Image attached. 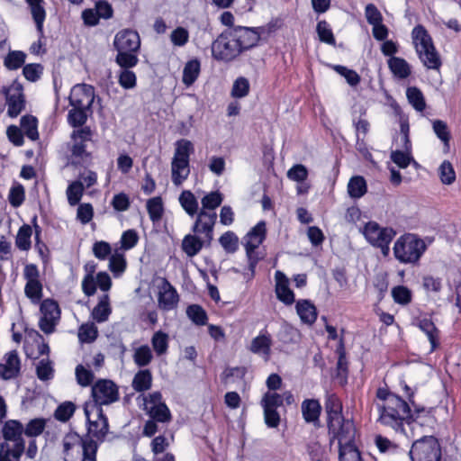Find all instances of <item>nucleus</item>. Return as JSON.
Returning <instances> with one entry per match:
<instances>
[{
	"label": "nucleus",
	"mask_w": 461,
	"mask_h": 461,
	"mask_svg": "<svg viewBox=\"0 0 461 461\" xmlns=\"http://www.w3.org/2000/svg\"><path fill=\"white\" fill-rule=\"evenodd\" d=\"M378 411L377 422L391 428L395 432H404V425L412 420L411 407L399 396H391L385 404H376Z\"/></svg>",
	"instance_id": "1"
},
{
	"label": "nucleus",
	"mask_w": 461,
	"mask_h": 461,
	"mask_svg": "<svg viewBox=\"0 0 461 461\" xmlns=\"http://www.w3.org/2000/svg\"><path fill=\"white\" fill-rule=\"evenodd\" d=\"M194 144L186 139L175 142L174 155L171 160V180L180 186L190 175V156L194 153Z\"/></svg>",
	"instance_id": "2"
},
{
	"label": "nucleus",
	"mask_w": 461,
	"mask_h": 461,
	"mask_svg": "<svg viewBox=\"0 0 461 461\" xmlns=\"http://www.w3.org/2000/svg\"><path fill=\"white\" fill-rule=\"evenodd\" d=\"M427 249L425 241L412 233L401 236L394 243L393 254L404 264H415Z\"/></svg>",
	"instance_id": "3"
},
{
	"label": "nucleus",
	"mask_w": 461,
	"mask_h": 461,
	"mask_svg": "<svg viewBox=\"0 0 461 461\" xmlns=\"http://www.w3.org/2000/svg\"><path fill=\"white\" fill-rule=\"evenodd\" d=\"M412 41L423 65L429 69H438L441 65L438 54L432 43L431 37L421 25H417L411 32Z\"/></svg>",
	"instance_id": "4"
},
{
	"label": "nucleus",
	"mask_w": 461,
	"mask_h": 461,
	"mask_svg": "<svg viewBox=\"0 0 461 461\" xmlns=\"http://www.w3.org/2000/svg\"><path fill=\"white\" fill-rule=\"evenodd\" d=\"M266 233L267 229L265 221H259L243 238L246 254L249 260V267L252 272V275L255 272L257 264L264 257L262 253L258 251V249L266 239Z\"/></svg>",
	"instance_id": "5"
},
{
	"label": "nucleus",
	"mask_w": 461,
	"mask_h": 461,
	"mask_svg": "<svg viewBox=\"0 0 461 461\" xmlns=\"http://www.w3.org/2000/svg\"><path fill=\"white\" fill-rule=\"evenodd\" d=\"M84 412L87 420V432L98 440L104 439L108 432V420L96 403L86 402Z\"/></svg>",
	"instance_id": "6"
},
{
	"label": "nucleus",
	"mask_w": 461,
	"mask_h": 461,
	"mask_svg": "<svg viewBox=\"0 0 461 461\" xmlns=\"http://www.w3.org/2000/svg\"><path fill=\"white\" fill-rule=\"evenodd\" d=\"M410 456L412 461L440 460L439 444L434 437H424L412 444Z\"/></svg>",
	"instance_id": "7"
},
{
	"label": "nucleus",
	"mask_w": 461,
	"mask_h": 461,
	"mask_svg": "<svg viewBox=\"0 0 461 461\" xmlns=\"http://www.w3.org/2000/svg\"><path fill=\"white\" fill-rule=\"evenodd\" d=\"M362 232L371 245L382 249L384 255L388 253L389 244L396 234L392 228H382L375 221L367 222Z\"/></svg>",
	"instance_id": "8"
},
{
	"label": "nucleus",
	"mask_w": 461,
	"mask_h": 461,
	"mask_svg": "<svg viewBox=\"0 0 461 461\" xmlns=\"http://www.w3.org/2000/svg\"><path fill=\"white\" fill-rule=\"evenodd\" d=\"M231 32L221 34L212 44V57L221 61H230L240 54Z\"/></svg>",
	"instance_id": "9"
},
{
	"label": "nucleus",
	"mask_w": 461,
	"mask_h": 461,
	"mask_svg": "<svg viewBox=\"0 0 461 461\" xmlns=\"http://www.w3.org/2000/svg\"><path fill=\"white\" fill-rule=\"evenodd\" d=\"M330 443L338 440L339 446L353 443L356 435L354 423L344 417L328 422Z\"/></svg>",
	"instance_id": "10"
},
{
	"label": "nucleus",
	"mask_w": 461,
	"mask_h": 461,
	"mask_svg": "<svg viewBox=\"0 0 461 461\" xmlns=\"http://www.w3.org/2000/svg\"><path fill=\"white\" fill-rule=\"evenodd\" d=\"M92 397L97 406L108 405L119 399V391L117 385L111 380L101 379L92 386Z\"/></svg>",
	"instance_id": "11"
},
{
	"label": "nucleus",
	"mask_w": 461,
	"mask_h": 461,
	"mask_svg": "<svg viewBox=\"0 0 461 461\" xmlns=\"http://www.w3.org/2000/svg\"><path fill=\"white\" fill-rule=\"evenodd\" d=\"M23 91V86L17 81L2 88L8 107L7 113L13 118L17 117L24 108L25 101Z\"/></svg>",
	"instance_id": "12"
},
{
	"label": "nucleus",
	"mask_w": 461,
	"mask_h": 461,
	"mask_svg": "<svg viewBox=\"0 0 461 461\" xmlns=\"http://www.w3.org/2000/svg\"><path fill=\"white\" fill-rule=\"evenodd\" d=\"M41 316L39 321L40 329L46 334L54 331L60 319V310L58 303L50 299H46L41 303Z\"/></svg>",
	"instance_id": "13"
},
{
	"label": "nucleus",
	"mask_w": 461,
	"mask_h": 461,
	"mask_svg": "<svg viewBox=\"0 0 461 461\" xmlns=\"http://www.w3.org/2000/svg\"><path fill=\"white\" fill-rule=\"evenodd\" d=\"M157 288L159 309L166 312L176 309L179 302V295L175 287L166 278H160Z\"/></svg>",
	"instance_id": "14"
},
{
	"label": "nucleus",
	"mask_w": 461,
	"mask_h": 461,
	"mask_svg": "<svg viewBox=\"0 0 461 461\" xmlns=\"http://www.w3.org/2000/svg\"><path fill=\"white\" fill-rule=\"evenodd\" d=\"M116 51H135L140 48V38L137 32L125 29L118 32L113 40Z\"/></svg>",
	"instance_id": "15"
},
{
	"label": "nucleus",
	"mask_w": 461,
	"mask_h": 461,
	"mask_svg": "<svg viewBox=\"0 0 461 461\" xmlns=\"http://www.w3.org/2000/svg\"><path fill=\"white\" fill-rule=\"evenodd\" d=\"M262 28L239 27L231 32L232 36L239 45L240 53L254 47L260 39V32Z\"/></svg>",
	"instance_id": "16"
},
{
	"label": "nucleus",
	"mask_w": 461,
	"mask_h": 461,
	"mask_svg": "<svg viewBox=\"0 0 461 461\" xmlns=\"http://www.w3.org/2000/svg\"><path fill=\"white\" fill-rule=\"evenodd\" d=\"M217 214L215 212L201 210L197 213L193 231L198 235H203L207 241H211L213 236V227L216 222Z\"/></svg>",
	"instance_id": "17"
},
{
	"label": "nucleus",
	"mask_w": 461,
	"mask_h": 461,
	"mask_svg": "<svg viewBox=\"0 0 461 461\" xmlns=\"http://www.w3.org/2000/svg\"><path fill=\"white\" fill-rule=\"evenodd\" d=\"M94 100L95 89L90 85H76L71 89L69 102L73 107L90 108Z\"/></svg>",
	"instance_id": "18"
},
{
	"label": "nucleus",
	"mask_w": 461,
	"mask_h": 461,
	"mask_svg": "<svg viewBox=\"0 0 461 461\" xmlns=\"http://www.w3.org/2000/svg\"><path fill=\"white\" fill-rule=\"evenodd\" d=\"M23 424L15 420H7L3 427V436L5 442H13L12 447L25 448V443L23 438Z\"/></svg>",
	"instance_id": "19"
},
{
	"label": "nucleus",
	"mask_w": 461,
	"mask_h": 461,
	"mask_svg": "<svg viewBox=\"0 0 461 461\" xmlns=\"http://www.w3.org/2000/svg\"><path fill=\"white\" fill-rule=\"evenodd\" d=\"M21 360L17 351L6 353L0 363V377L4 380L15 378L20 374Z\"/></svg>",
	"instance_id": "20"
},
{
	"label": "nucleus",
	"mask_w": 461,
	"mask_h": 461,
	"mask_svg": "<svg viewBox=\"0 0 461 461\" xmlns=\"http://www.w3.org/2000/svg\"><path fill=\"white\" fill-rule=\"evenodd\" d=\"M92 131L89 127L75 130L71 134V152L74 157L84 158L87 156L86 142L90 141Z\"/></svg>",
	"instance_id": "21"
},
{
	"label": "nucleus",
	"mask_w": 461,
	"mask_h": 461,
	"mask_svg": "<svg viewBox=\"0 0 461 461\" xmlns=\"http://www.w3.org/2000/svg\"><path fill=\"white\" fill-rule=\"evenodd\" d=\"M275 291L277 299L285 305L293 304L294 303V294L289 287V279L283 272L276 271L275 273Z\"/></svg>",
	"instance_id": "22"
},
{
	"label": "nucleus",
	"mask_w": 461,
	"mask_h": 461,
	"mask_svg": "<svg viewBox=\"0 0 461 461\" xmlns=\"http://www.w3.org/2000/svg\"><path fill=\"white\" fill-rule=\"evenodd\" d=\"M271 346V336L267 331H261L252 339L249 349L254 354H258L267 360L270 357Z\"/></svg>",
	"instance_id": "23"
},
{
	"label": "nucleus",
	"mask_w": 461,
	"mask_h": 461,
	"mask_svg": "<svg viewBox=\"0 0 461 461\" xmlns=\"http://www.w3.org/2000/svg\"><path fill=\"white\" fill-rule=\"evenodd\" d=\"M302 413L304 420L308 423H317L320 420L321 406L319 401L307 399L302 402Z\"/></svg>",
	"instance_id": "24"
},
{
	"label": "nucleus",
	"mask_w": 461,
	"mask_h": 461,
	"mask_svg": "<svg viewBox=\"0 0 461 461\" xmlns=\"http://www.w3.org/2000/svg\"><path fill=\"white\" fill-rule=\"evenodd\" d=\"M63 447L65 457L73 458L74 455L77 457L81 456L82 438L77 433H68L63 439Z\"/></svg>",
	"instance_id": "25"
},
{
	"label": "nucleus",
	"mask_w": 461,
	"mask_h": 461,
	"mask_svg": "<svg viewBox=\"0 0 461 461\" xmlns=\"http://www.w3.org/2000/svg\"><path fill=\"white\" fill-rule=\"evenodd\" d=\"M296 312L303 323L312 324L317 319L316 308L308 300H299L296 303Z\"/></svg>",
	"instance_id": "26"
},
{
	"label": "nucleus",
	"mask_w": 461,
	"mask_h": 461,
	"mask_svg": "<svg viewBox=\"0 0 461 461\" xmlns=\"http://www.w3.org/2000/svg\"><path fill=\"white\" fill-rule=\"evenodd\" d=\"M151 385L152 374L149 369H140L135 374L131 386L136 392L148 391Z\"/></svg>",
	"instance_id": "27"
},
{
	"label": "nucleus",
	"mask_w": 461,
	"mask_h": 461,
	"mask_svg": "<svg viewBox=\"0 0 461 461\" xmlns=\"http://www.w3.org/2000/svg\"><path fill=\"white\" fill-rule=\"evenodd\" d=\"M44 0H26L31 8V14L36 23L38 32L41 34L43 31V23L46 18V12L42 5Z\"/></svg>",
	"instance_id": "28"
},
{
	"label": "nucleus",
	"mask_w": 461,
	"mask_h": 461,
	"mask_svg": "<svg viewBox=\"0 0 461 461\" xmlns=\"http://www.w3.org/2000/svg\"><path fill=\"white\" fill-rule=\"evenodd\" d=\"M388 67L394 77L404 79L411 74V68L407 61L402 58L392 57L388 60Z\"/></svg>",
	"instance_id": "29"
},
{
	"label": "nucleus",
	"mask_w": 461,
	"mask_h": 461,
	"mask_svg": "<svg viewBox=\"0 0 461 461\" xmlns=\"http://www.w3.org/2000/svg\"><path fill=\"white\" fill-rule=\"evenodd\" d=\"M201 65L198 59L187 61L183 69L182 81L186 86H192L200 74Z\"/></svg>",
	"instance_id": "30"
},
{
	"label": "nucleus",
	"mask_w": 461,
	"mask_h": 461,
	"mask_svg": "<svg viewBox=\"0 0 461 461\" xmlns=\"http://www.w3.org/2000/svg\"><path fill=\"white\" fill-rule=\"evenodd\" d=\"M178 200H179V203H180L182 208L185 210V212L188 215L194 216L199 212H198V208H199L198 201H197L196 197L194 196V194L191 191H189V190L183 191L180 194Z\"/></svg>",
	"instance_id": "31"
},
{
	"label": "nucleus",
	"mask_w": 461,
	"mask_h": 461,
	"mask_svg": "<svg viewBox=\"0 0 461 461\" xmlns=\"http://www.w3.org/2000/svg\"><path fill=\"white\" fill-rule=\"evenodd\" d=\"M112 309L109 304V297L104 294L92 311V317L97 322H104L108 320Z\"/></svg>",
	"instance_id": "32"
},
{
	"label": "nucleus",
	"mask_w": 461,
	"mask_h": 461,
	"mask_svg": "<svg viewBox=\"0 0 461 461\" xmlns=\"http://www.w3.org/2000/svg\"><path fill=\"white\" fill-rule=\"evenodd\" d=\"M325 409L328 416V422L342 416V405L335 394H329L326 397Z\"/></svg>",
	"instance_id": "33"
},
{
	"label": "nucleus",
	"mask_w": 461,
	"mask_h": 461,
	"mask_svg": "<svg viewBox=\"0 0 461 461\" xmlns=\"http://www.w3.org/2000/svg\"><path fill=\"white\" fill-rule=\"evenodd\" d=\"M32 228L28 224H23L18 230L15 237V246L23 251H28L32 247Z\"/></svg>",
	"instance_id": "34"
},
{
	"label": "nucleus",
	"mask_w": 461,
	"mask_h": 461,
	"mask_svg": "<svg viewBox=\"0 0 461 461\" xmlns=\"http://www.w3.org/2000/svg\"><path fill=\"white\" fill-rule=\"evenodd\" d=\"M432 129L436 136L443 142L444 152L447 153L450 148V131L447 123L441 120H434L432 122Z\"/></svg>",
	"instance_id": "35"
},
{
	"label": "nucleus",
	"mask_w": 461,
	"mask_h": 461,
	"mask_svg": "<svg viewBox=\"0 0 461 461\" xmlns=\"http://www.w3.org/2000/svg\"><path fill=\"white\" fill-rule=\"evenodd\" d=\"M367 191L366 182L363 176H356L350 178L348 184V193L350 197L358 199Z\"/></svg>",
	"instance_id": "36"
},
{
	"label": "nucleus",
	"mask_w": 461,
	"mask_h": 461,
	"mask_svg": "<svg viewBox=\"0 0 461 461\" xmlns=\"http://www.w3.org/2000/svg\"><path fill=\"white\" fill-rule=\"evenodd\" d=\"M420 329L425 333L429 343L430 351H434L438 346V330L435 324L429 320H422L419 324Z\"/></svg>",
	"instance_id": "37"
},
{
	"label": "nucleus",
	"mask_w": 461,
	"mask_h": 461,
	"mask_svg": "<svg viewBox=\"0 0 461 461\" xmlns=\"http://www.w3.org/2000/svg\"><path fill=\"white\" fill-rule=\"evenodd\" d=\"M137 53L135 51H117L115 62L121 69H131L139 62Z\"/></svg>",
	"instance_id": "38"
},
{
	"label": "nucleus",
	"mask_w": 461,
	"mask_h": 461,
	"mask_svg": "<svg viewBox=\"0 0 461 461\" xmlns=\"http://www.w3.org/2000/svg\"><path fill=\"white\" fill-rule=\"evenodd\" d=\"M37 122V119L32 115H25L21 119V130L32 140L39 138Z\"/></svg>",
	"instance_id": "39"
},
{
	"label": "nucleus",
	"mask_w": 461,
	"mask_h": 461,
	"mask_svg": "<svg viewBox=\"0 0 461 461\" xmlns=\"http://www.w3.org/2000/svg\"><path fill=\"white\" fill-rule=\"evenodd\" d=\"M223 201V194L219 191H213L206 194L202 199V209L206 212H213Z\"/></svg>",
	"instance_id": "40"
},
{
	"label": "nucleus",
	"mask_w": 461,
	"mask_h": 461,
	"mask_svg": "<svg viewBox=\"0 0 461 461\" xmlns=\"http://www.w3.org/2000/svg\"><path fill=\"white\" fill-rule=\"evenodd\" d=\"M203 241L194 235H186L182 241V249L188 257L197 255L203 248Z\"/></svg>",
	"instance_id": "41"
},
{
	"label": "nucleus",
	"mask_w": 461,
	"mask_h": 461,
	"mask_svg": "<svg viewBox=\"0 0 461 461\" xmlns=\"http://www.w3.org/2000/svg\"><path fill=\"white\" fill-rule=\"evenodd\" d=\"M24 449L21 447H12L10 443L2 442L0 444V461H20Z\"/></svg>",
	"instance_id": "42"
},
{
	"label": "nucleus",
	"mask_w": 461,
	"mask_h": 461,
	"mask_svg": "<svg viewBox=\"0 0 461 461\" xmlns=\"http://www.w3.org/2000/svg\"><path fill=\"white\" fill-rule=\"evenodd\" d=\"M26 54L21 50H11L4 59V65L9 70L20 68L25 62Z\"/></svg>",
	"instance_id": "43"
},
{
	"label": "nucleus",
	"mask_w": 461,
	"mask_h": 461,
	"mask_svg": "<svg viewBox=\"0 0 461 461\" xmlns=\"http://www.w3.org/2000/svg\"><path fill=\"white\" fill-rule=\"evenodd\" d=\"M98 335L97 327L94 322H86L82 324L77 332L78 339L82 343L94 342Z\"/></svg>",
	"instance_id": "44"
},
{
	"label": "nucleus",
	"mask_w": 461,
	"mask_h": 461,
	"mask_svg": "<svg viewBox=\"0 0 461 461\" xmlns=\"http://www.w3.org/2000/svg\"><path fill=\"white\" fill-rule=\"evenodd\" d=\"M406 96L409 103L418 112H423L426 108V103L421 91L415 87H408L406 91Z\"/></svg>",
	"instance_id": "45"
},
{
	"label": "nucleus",
	"mask_w": 461,
	"mask_h": 461,
	"mask_svg": "<svg viewBox=\"0 0 461 461\" xmlns=\"http://www.w3.org/2000/svg\"><path fill=\"white\" fill-rule=\"evenodd\" d=\"M132 357L134 363L138 366L142 367L148 366L151 362L153 356L150 348L148 345H142L134 349Z\"/></svg>",
	"instance_id": "46"
},
{
	"label": "nucleus",
	"mask_w": 461,
	"mask_h": 461,
	"mask_svg": "<svg viewBox=\"0 0 461 461\" xmlns=\"http://www.w3.org/2000/svg\"><path fill=\"white\" fill-rule=\"evenodd\" d=\"M97 443L92 438H82L81 456L79 460L96 461Z\"/></svg>",
	"instance_id": "47"
},
{
	"label": "nucleus",
	"mask_w": 461,
	"mask_h": 461,
	"mask_svg": "<svg viewBox=\"0 0 461 461\" xmlns=\"http://www.w3.org/2000/svg\"><path fill=\"white\" fill-rule=\"evenodd\" d=\"M189 38L190 34L188 30L182 26L175 28L169 35L172 45L176 48L185 46L189 41Z\"/></svg>",
	"instance_id": "48"
},
{
	"label": "nucleus",
	"mask_w": 461,
	"mask_h": 461,
	"mask_svg": "<svg viewBox=\"0 0 461 461\" xmlns=\"http://www.w3.org/2000/svg\"><path fill=\"white\" fill-rule=\"evenodd\" d=\"M405 151L394 150L391 153V159L401 168H406L411 161V145H404Z\"/></svg>",
	"instance_id": "49"
},
{
	"label": "nucleus",
	"mask_w": 461,
	"mask_h": 461,
	"mask_svg": "<svg viewBox=\"0 0 461 461\" xmlns=\"http://www.w3.org/2000/svg\"><path fill=\"white\" fill-rule=\"evenodd\" d=\"M85 186L81 181L72 182L67 189L68 202L71 206L79 203L83 195Z\"/></svg>",
	"instance_id": "50"
},
{
	"label": "nucleus",
	"mask_w": 461,
	"mask_h": 461,
	"mask_svg": "<svg viewBox=\"0 0 461 461\" xmlns=\"http://www.w3.org/2000/svg\"><path fill=\"white\" fill-rule=\"evenodd\" d=\"M24 294L32 303H39L42 298V285L41 281L26 283Z\"/></svg>",
	"instance_id": "51"
},
{
	"label": "nucleus",
	"mask_w": 461,
	"mask_h": 461,
	"mask_svg": "<svg viewBox=\"0 0 461 461\" xmlns=\"http://www.w3.org/2000/svg\"><path fill=\"white\" fill-rule=\"evenodd\" d=\"M147 210L150 220L153 222L158 221L163 214L162 199L158 196L153 197L147 202Z\"/></svg>",
	"instance_id": "52"
},
{
	"label": "nucleus",
	"mask_w": 461,
	"mask_h": 461,
	"mask_svg": "<svg viewBox=\"0 0 461 461\" xmlns=\"http://www.w3.org/2000/svg\"><path fill=\"white\" fill-rule=\"evenodd\" d=\"M36 374L40 380L47 381L53 378L54 369L48 357L41 359L36 366Z\"/></svg>",
	"instance_id": "53"
},
{
	"label": "nucleus",
	"mask_w": 461,
	"mask_h": 461,
	"mask_svg": "<svg viewBox=\"0 0 461 461\" xmlns=\"http://www.w3.org/2000/svg\"><path fill=\"white\" fill-rule=\"evenodd\" d=\"M249 80L244 77H240L234 81L230 95L234 98H243L249 95Z\"/></svg>",
	"instance_id": "54"
},
{
	"label": "nucleus",
	"mask_w": 461,
	"mask_h": 461,
	"mask_svg": "<svg viewBox=\"0 0 461 461\" xmlns=\"http://www.w3.org/2000/svg\"><path fill=\"white\" fill-rule=\"evenodd\" d=\"M150 419L157 420L158 422L166 423L171 420V413L165 402L158 404L154 409L146 411Z\"/></svg>",
	"instance_id": "55"
},
{
	"label": "nucleus",
	"mask_w": 461,
	"mask_h": 461,
	"mask_svg": "<svg viewBox=\"0 0 461 461\" xmlns=\"http://www.w3.org/2000/svg\"><path fill=\"white\" fill-rule=\"evenodd\" d=\"M438 176L444 185H451L456 180V172L448 160H444L438 167Z\"/></svg>",
	"instance_id": "56"
},
{
	"label": "nucleus",
	"mask_w": 461,
	"mask_h": 461,
	"mask_svg": "<svg viewBox=\"0 0 461 461\" xmlns=\"http://www.w3.org/2000/svg\"><path fill=\"white\" fill-rule=\"evenodd\" d=\"M142 402V408L145 411L154 409L158 404L163 403L162 394L159 392H152L149 393H143L138 398Z\"/></svg>",
	"instance_id": "57"
},
{
	"label": "nucleus",
	"mask_w": 461,
	"mask_h": 461,
	"mask_svg": "<svg viewBox=\"0 0 461 461\" xmlns=\"http://www.w3.org/2000/svg\"><path fill=\"white\" fill-rule=\"evenodd\" d=\"M151 344L157 355L160 356L165 354L168 348L167 334L162 331L155 332L151 339Z\"/></svg>",
	"instance_id": "58"
},
{
	"label": "nucleus",
	"mask_w": 461,
	"mask_h": 461,
	"mask_svg": "<svg viewBox=\"0 0 461 461\" xmlns=\"http://www.w3.org/2000/svg\"><path fill=\"white\" fill-rule=\"evenodd\" d=\"M109 268L114 276H119L126 268V260L122 253L116 251L110 258Z\"/></svg>",
	"instance_id": "59"
},
{
	"label": "nucleus",
	"mask_w": 461,
	"mask_h": 461,
	"mask_svg": "<svg viewBox=\"0 0 461 461\" xmlns=\"http://www.w3.org/2000/svg\"><path fill=\"white\" fill-rule=\"evenodd\" d=\"M219 241L224 250L228 253H234L238 249L239 239L232 231L223 233Z\"/></svg>",
	"instance_id": "60"
},
{
	"label": "nucleus",
	"mask_w": 461,
	"mask_h": 461,
	"mask_svg": "<svg viewBox=\"0 0 461 461\" xmlns=\"http://www.w3.org/2000/svg\"><path fill=\"white\" fill-rule=\"evenodd\" d=\"M340 461H360V455L353 443L339 446Z\"/></svg>",
	"instance_id": "61"
},
{
	"label": "nucleus",
	"mask_w": 461,
	"mask_h": 461,
	"mask_svg": "<svg viewBox=\"0 0 461 461\" xmlns=\"http://www.w3.org/2000/svg\"><path fill=\"white\" fill-rule=\"evenodd\" d=\"M118 82L124 89H132L136 86L137 77L131 69H121L118 74Z\"/></svg>",
	"instance_id": "62"
},
{
	"label": "nucleus",
	"mask_w": 461,
	"mask_h": 461,
	"mask_svg": "<svg viewBox=\"0 0 461 461\" xmlns=\"http://www.w3.org/2000/svg\"><path fill=\"white\" fill-rule=\"evenodd\" d=\"M46 426V420L41 418H37L30 420L23 428L24 434L28 437H37L42 433Z\"/></svg>",
	"instance_id": "63"
},
{
	"label": "nucleus",
	"mask_w": 461,
	"mask_h": 461,
	"mask_svg": "<svg viewBox=\"0 0 461 461\" xmlns=\"http://www.w3.org/2000/svg\"><path fill=\"white\" fill-rule=\"evenodd\" d=\"M186 314L188 318L197 325H203L206 322V312L197 304L190 305L186 310Z\"/></svg>",
	"instance_id": "64"
}]
</instances>
